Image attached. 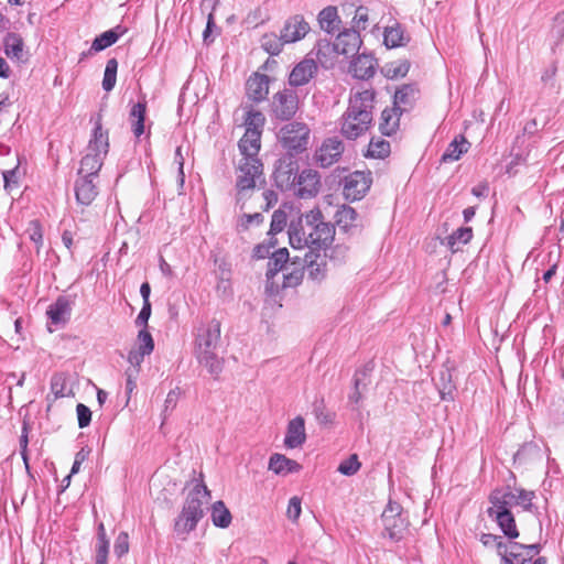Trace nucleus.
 Masks as SVG:
<instances>
[{"instance_id":"21","label":"nucleus","mask_w":564,"mask_h":564,"mask_svg":"<svg viewBox=\"0 0 564 564\" xmlns=\"http://www.w3.org/2000/svg\"><path fill=\"white\" fill-rule=\"evenodd\" d=\"M271 78L268 75L254 73L246 83V93L253 102H261L267 99Z\"/></svg>"},{"instance_id":"42","label":"nucleus","mask_w":564,"mask_h":564,"mask_svg":"<svg viewBox=\"0 0 564 564\" xmlns=\"http://www.w3.org/2000/svg\"><path fill=\"white\" fill-rule=\"evenodd\" d=\"M409 69L410 62L408 59H397L386 63L381 72L388 79H397L406 76Z\"/></svg>"},{"instance_id":"47","label":"nucleus","mask_w":564,"mask_h":564,"mask_svg":"<svg viewBox=\"0 0 564 564\" xmlns=\"http://www.w3.org/2000/svg\"><path fill=\"white\" fill-rule=\"evenodd\" d=\"M265 123V117L260 110L250 109L246 113L245 126L246 131L261 132Z\"/></svg>"},{"instance_id":"16","label":"nucleus","mask_w":564,"mask_h":564,"mask_svg":"<svg viewBox=\"0 0 564 564\" xmlns=\"http://www.w3.org/2000/svg\"><path fill=\"white\" fill-rule=\"evenodd\" d=\"M334 44L338 55L354 56L358 53L362 41L359 32L352 28L339 32Z\"/></svg>"},{"instance_id":"37","label":"nucleus","mask_w":564,"mask_h":564,"mask_svg":"<svg viewBox=\"0 0 564 564\" xmlns=\"http://www.w3.org/2000/svg\"><path fill=\"white\" fill-rule=\"evenodd\" d=\"M109 540L102 522L97 525L95 543V564H108Z\"/></svg>"},{"instance_id":"33","label":"nucleus","mask_w":564,"mask_h":564,"mask_svg":"<svg viewBox=\"0 0 564 564\" xmlns=\"http://www.w3.org/2000/svg\"><path fill=\"white\" fill-rule=\"evenodd\" d=\"M147 116V101L143 99L134 104L129 111V122L131 126V131L133 132L135 138H140L144 131V122Z\"/></svg>"},{"instance_id":"31","label":"nucleus","mask_w":564,"mask_h":564,"mask_svg":"<svg viewBox=\"0 0 564 564\" xmlns=\"http://www.w3.org/2000/svg\"><path fill=\"white\" fill-rule=\"evenodd\" d=\"M268 468L276 475H288L299 473L302 469V466L296 460L275 453L271 455Z\"/></svg>"},{"instance_id":"63","label":"nucleus","mask_w":564,"mask_h":564,"mask_svg":"<svg viewBox=\"0 0 564 564\" xmlns=\"http://www.w3.org/2000/svg\"><path fill=\"white\" fill-rule=\"evenodd\" d=\"M145 356H148V354L138 348L130 350L128 354V361L131 365V368H138L140 370V366Z\"/></svg>"},{"instance_id":"19","label":"nucleus","mask_w":564,"mask_h":564,"mask_svg":"<svg viewBox=\"0 0 564 564\" xmlns=\"http://www.w3.org/2000/svg\"><path fill=\"white\" fill-rule=\"evenodd\" d=\"M295 186H297L296 195L299 197L307 198L315 196L321 186L318 173L311 169L303 170L296 176Z\"/></svg>"},{"instance_id":"4","label":"nucleus","mask_w":564,"mask_h":564,"mask_svg":"<svg viewBox=\"0 0 564 564\" xmlns=\"http://www.w3.org/2000/svg\"><path fill=\"white\" fill-rule=\"evenodd\" d=\"M210 498V491L203 479L197 481L188 492L181 513L174 522V531L177 535H186L196 529L204 517L203 506Z\"/></svg>"},{"instance_id":"36","label":"nucleus","mask_w":564,"mask_h":564,"mask_svg":"<svg viewBox=\"0 0 564 564\" xmlns=\"http://www.w3.org/2000/svg\"><path fill=\"white\" fill-rule=\"evenodd\" d=\"M402 113L394 107L386 108L380 116L379 131L387 137L397 132Z\"/></svg>"},{"instance_id":"39","label":"nucleus","mask_w":564,"mask_h":564,"mask_svg":"<svg viewBox=\"0 0 564 564\" xmlns=\"http://www.w3.org/2000/svg\"><path fill=\"white\" fill-rule=\"evenodd\" d=\"M289 260V251L286 248H280L272 252L269 257L268 269L265 272L267 280L273 279L279 271L283 269Z\"/></svg>"},{"instance_id":"23","label":"nucleus","mask_w":564,"mask_h":564,"mask_svg":"<svg viewBox=\"0 0 564 564\" xmlns=\"http://www.w3.org/2000/svg\"><path fill=\"white\" fill-rule=\"evenodd\" d=\"M509 498H512L511 487L496 488L489 496V502L491 507L487 510L490 518H494L497 513L511 512V502Z\"/></svg>"},{"instance_id":"20","label":"nucleus","mask_w":564,"mask_h":564,"mask_svg":"<svg viewBox=\"0 0 564 564\" xmlns=\"http://www.w3.org/2000/svg\"><path fill=\"white\" fill-rule=\"evenodd\" d=\"M420 90L416 84H403L394 93L393 107L403 113L410 111L419 99Z\"/></svg>"},{"instance_id":"29","label":"nucleus","mask_w":564,"mask_h":564,"mask_svg":"<svg viewBox=\"0 0 564 564\" xmlns=\"http://www.w3.org/2000/svg\"><path fill=\"white\" fill-rule=\"evenodd\" d=\"M317 23L327 34H335L339 31L341 20L338 15V10L334 6H327L322 9L317 14Z\"/></svg>"},{"instance_id":"56","label":"nucleus","mask_w":564,"mask_h":564,"mask_svg":"<svg viewBox=\"0 0 564 564\" xmlns=\"http://www.w3.org/2000/svg\"><path fill=\"white\" fill-rule=\"evenodd\" d=\"M66 389V376L62 372L54 373L51 379V391L55 398H62L65 395Z\"/></svg>"},{"instance_id":"51","label":"nucleus","mask_w":564,"mask_h":564,"mask_svg":"<svg viewBox=\"0 0 564 564\" xmlns=\"http://www.w3.org/2000/svg\"><path fill=\"white\" fill-rule=\"evenodd\" d=\"M286 223H288L286 213L282 209L274 210L272 218H271L270 230L268 234L270 236H274V235L281 232L285 228Z\"/></svg>"},{"instance_id":"35","label":"nucleus","mask_w":564,"mask_h":564,"mask_svg":"<svg viewBox=\"0 0 564 564\" xmlns=\"http://www.w3.org/2000/svg\"><path fill=\"white\" fill-rule=\"evenodd\" d=\"M105 156L88 152L80 160V166L77 175L98 178V173L104 164Z\"/></svg>"},{"instance_id":"53","label":"nucleus","mask_w":564,"mask_h":564,"mask_svg":"<svg viewBox=\"0 0 564 564\" xmlns=\"http://www.w3.org/2000/svg\"><path fill=\"white\" fill-rule=\"evenodd\" d=\"M26 232L29 234L30 240L35 243L36 252H40L43 246V229L41 223L39 220L30 221Z\"/></svg>"},{"instance_id":"14","label":"nucleus","mask_w":564,"mask_h":564,"mask_svg":"<svg viewBox=\"0 0 564 564\" xmlns=\"http://www.w3.org/2000/svg\"><path fill=\"white\" fill-rule=\"evenodd\" d=\"M542 551L540 543L523 544L510 541V551L505 558V564H528Z\"/></svg>"},{"instance_id":"12","label":"nucleus","mask_w":564,"mask_h":564,"mask_svg":"<svg viewBox=\"0 0 564 564\" xmlns=\"http://www.w3.org/2000/svg\"><path fill=\"white\" fill-rule=\"evenodd\" d=\"M318 72L317 62L308 55L299 62L289 75V85L291 88L304 86L316 76Z\"/></svg>"},{"instance_id":"60","label":"nucleus","mask_w":564,"mask_h":564,"mask_svg":"<svg viewBox=\"0 0 564 564\" xmlns=\"http://www.w3.org/2000/svg\"><path fill=\"white\" fill-rule=\"evenodd\" d=\"M301 500L297 497H292L289 500V506L286 510V516L290 520L296 521L301 514Z\"/></svg>"},{"instance_id":"28","label":"nucleus","mask_w":564,"mask_h":564,"mask_svg":"<svg viewBox=\"0 0 564 564\" xmlns=\"http://www.w3.org/2000/svg\"><path fill=\"white\" fill-rule=\"evenodd\" d=\"M512 498H509L512 506L521 507L524 511L533 513L535 517H540L541 512L539 508L533 503L535 492L533 490H527L521 487L511 488Z\"/></svg>"},{"instance_id":"11","label":"nucleus","mask_w":564,"mask_h":564,"mask_svg":"<svg viewBox=\"0 0 564 564\" xmlns=\"http://www.w3.org/2000/svg\"><path fill=\"white\" fill-rule=\"evenodd\" d=\"M311 31L310 23L302 14L289 17L281 29L282 40L289 44L303 40Z\"/></svg>"},{"instance_id":"18","label":"nucleus","mask_w":564,"mask_h":564,"mask_svg":"<svg viewBox=\"0 0 564 564\" xmlns=\"http://www.w3.org/2000/svg\"><path fill=\"white\" fill-rule=\"evenodd\" d=\"M74 301L69 296L59 295L46 311V315L51 323L55 326L65 325L72 314Z\"/></svg>"},{"instance_id":"30","label":"nucleus","mask_w":564,"mask_h":564,"mask_svg":"<svg viewBox=\"0 0 564 564\" xmlns=\"http://www.w3.org/2000/svg\"><path fill=\"white\" fill-rule=\"evenodd\" d=\"M314 52L322 67L328 69L335 65L338 53L336 52L335 44L330 41L325 39L318 40L308 56Z\"/></svg>"},{"instance_id":"5","label":"nucleus","mask_w":564,"mask_h":564,"mask_svg":"<svg viewBox=\"0 0 564 564\" xmlns=\"http://www.w3.org/2000/svg\"><path fill=\"white\" fill-rule=\"evenodd\" d=\"M310 128L304 122L292 121L284 124L278 138L282 147L286 150L285 154L296 155L306 151L310 140Z\"/></svg>"},{"instance_id":"50","label":"nucleus","mask_w":564,"mask_h":564,"mask_svg":"<svg viewBox=\"0 0 564 564\" xmlns=\"http://www.w3.org/2000/svg\"><path fill=\"white\" fill-rule=\"evenodd\" d=\"M313 413L319 424H332L335 419V413L328 412L324 399H316L313 402Z\"/></svg>"},{"instance_id":"7","label":"nucleus","mask_w":564,"mask_h":564,"mask_svg":"<svg viewBox=\"0 0 564 564\" xmlns=\"http://www.w3.org/2000/svg\"><path fill=\"white\" fill-rule=\"evenodd\" d=\"M383 535L398 542L408 530L409 522L403 517V508L395 501H389L381 514Z\"/></svg>"},{"instance_id":"6","label":"nucleus","mask_w":564,"mask_h":564,"mask_svg":"<svg viewBox=\"0 0 564 564\" xmlns=\"http://www.w3.org/2000/svg\"><path fill=\"white\" fill-rule=\"evenodd\" d=\"M299 95L293 88L284 87L273 94L270 101V116L279 121H290L299 110Z\"/></svg>"},{"instance_id":"62","label":"nucleus","mask_w":564,"mask_h":564,"mask_svg":"<svg viewBox=\"0 0 564 564\" xmlns=\"http://www.w3.org/2000/svg\"><path fill=\"white\" fill-rule=\"evenodd\" d=\"M139 375L138 368H128L126 371L127 382H126V391L127 394L130 395L132 391L137 388V377Z\"/></svg>"},{"instance_id":"26","label":"nucleus","mask_w":564,"mask_h":564,"mask_svg":"<svg viewBox=\"0 0 564 564\" xmlns=\"http://www.w3.org/2000/svg\"><path fill=\"white\" fill-rule=\"evenodd\" d=\"M3 50L8 58L15 62H25L24 41L19 33L8 32L3 37Z\"/></svg>"},{"instance_id":"2","label":"nucleus","mask_w":564,"mask_h":564,"mask_svg":"<svg viewBox=\"0 0 564 564\" xmlns=\"http://www.w3.org/2000/svg\"><path fill=\"white\" fill-rule=\"evenodd\" d=\"M376 91H351L348 107L340 117V133L348 140L364 135L372 126Z\"/></svg>"},{"instance_id":"34","label":"nucleus","mask_w":564,"mask_h":564,"mask_svg":"<svg viewBox=\"0 0 564 564\" xmlns=\"http://www.w3.org/2000/svg\"><path fill=\"white\" fill-rule=\"evenodd\" d=\"M470 148V143L467 141L464 134H458L448 144L446 150L441 156V162L448 163L457 161L463 154L467 153Z\"/></svg>"},{"instance_id":"3","label":"nucleus","mask_w":564,"mask_h":564,"mask_svg":"<svg viewBox=\"0 0 564 564\" xmlns=\"http://www.w3.org/2000/svg\"><path fill=\"white\" fill-rule=\"evenodd\" d=\"M220 341L221 322L219 319L212 318L197 328L195 337L196 359L214 377H217L223 371V360L217 354Z\"/></svg>"},{"instance_id":"15","label":"nucleus","mask_w":564,"mask_h":564,"mask_svg":"<svg viewBox=\"0 0 564 564\" xmlns=\"http://www.w3.org/2000/svg\"><path fill=\"white\" fill-rule=\"evenodd\" d=\"M344 152V143L337 137L326 139L316 152V161L322 167L336 163Z\"/></svg>"},{"instance_id":"57","label":"nucleus","mask_w":564,"mask_h":564,"mask_svg":"<svg viewBox=\"0 0 564 564\" xmlns=\"http://www.w3.org/2000/svg\"><path fill=\"white\" fill-rule=\"evenodd\" d=\"M113 552L117 557H122L129 552V535L127 532H120L116 538Z\"/></svg>"},{"instance_id":"10","label":"nucleus","mask_w":564,"mask_h":564,"mask_svg":"<svg viewBox=\"0 0 564 564\" xmlns=\"http://www.w3.org/2000/svg\"><path fill=\"white\" fill-rule=\"evenodd\" d=\"M371 180L364 172H352L344 180L343 194L346 199H361L370 188Z\"/></svg>"},{"instance_id":"9","label":"nucleus","mask_w":564,"mask_h":564,"mask_svg":"<svg viewBox=\"0 0 564 564\" xmlns=\"http://www.w3.org/2000/svg\"><path fill=\"white\" fill-rule=\"evenodd\" d=\"M299 172V163L295 155L284 154L274 165L273 180L275 185L282 189H291L295 186Z\"/></svg>"},{"instance_id":"64","label":"nucleus","mask_w":564,"mask_h":564,"mask_svg":"<svg viewBox=\"0 0 564 564\" xmlns=\"http://www.w3.org/2000/svg\"><path fill=\"white\" fill-rule=\"evenodd\" d=\"M264 220V217L261 213H254V214H245L241 218V227L245 229H248L250 225L256 224L260 225Z\"/></svg>"},{"instance_id":"52","label":"nucleus","mask_w":564,"mask_h":564,"mask_svg":"<svg viewBox=\"0 0 564 564\" xmlns=\"http://www.w3.org/2000/svg\"><path fill=\"white\" fill-rule=\"evenodd\" d=\"M360 466L358 456L352 454L339 464L337 470L345 476H352L359 470Z\"/></svg>"},{"instance_id":"40","label":"nucleus","mask_w":564,"mask_h":564,"mask_svg":"<svg viewBox=\"0 0 564 564\" xmlns=\"http://www.w3.org/2000/svg\"><path fill=\"white\" fill-rule=\"evenodd\" d=\"M498 527L501 529L505 536L509 540H514L519 536V530L516 524V519L512 512L497 513L492 518Z\"/></svg>"},{"instance_id":"55","label":"nucleus","mask_w":564,"mask_h":564,"mask_svg":"<svg viewBox=\"0 0 564 564\" xmlns=\"http://www.w3.org/2000/svg\"><path fill=\"white\" fill-rule=\"evenodd\" d=\"M138 349L150 355L154 349V340L147 328H142L138 334Z\"/></svg>"},{"instance_id":"43","label":"nucleus","mask_w":564,"mask_h":564,"mask_svg":"<svg viewBox=\"0 0 564 564\" xmlns=\"http://www.w3.org/2000/svg\"><path fill=\"white\" fill-rule=\"evenodd\" d=\"M440 397L443 401H454V392L456 390L452 380V373L448 369L440 372V381L437 383Z\"/></svg>"},{"instance_id":"45","label":"nucleus","mask_w":564,"mask_h":564,"mask_svg":"<svg viewBox=\"0 0 564 564\" xmlns=\"http://www.w3.org/2000/svg\"><path fill=\"white\" fill-rule=\"evenodd\" d=\"M284 44L288 43L282 40L281 32L280 36L275 35L274 33H271L264 34L261 39V47L271 56L279 55L282 52Z\"/></svg>"},{"instance_id":"27","label":"nucleus","mask_w":564,"mask_h":564,"mask_svg":"<svg viewBox=\"0 0 564 564\" xmlns=\"http://www.w3.org/2000/svg\"><path fill=\"white\" fill-rule=\"evenodd\" d=\"M377 61L369 54H359L350 64V73L358 79H369L375 75Z\"/></svg>"},{"instance_id":"59","label":"nucleus","mask_w":564,"mask_h":564,"mask_svg":"<svg viewBox=\"0 0 564 564\" xmlns=\"http://www.w3.org/2000/svg\"><path fill=\"white\" fill-rule=\"evenodd\" d=\"M311 256L305 254V260L310 263L308 265V274L313 280H322L325 276V269L324 263L323 264H315V261L313 259H310Z\"/></svg>"},{"instance_id":"41","label":"nucleus","mask_w":564,"mask_h":564,"mask_svg":"<svg viewBox=\"0 0 564 564\" xmlns=\"http://www.w3.org/2000/svg\"><path fill=\"white\" fill-rule=\"evenodd\" d=\"M231 513L225 506L224 501L218 500L212 506V521L215 527L225 529L231 523Z\"/></svg>"},{"instance_id":"24","label":"nucleus","mask_w":564,"mask_h":564,"mask_svg":"<svg viewBox=\"0 0 564 564\" xmlns=\"http://www.w3.org/2000/svg\"><path fill=\"white\" fill-rule=\"evenodd\" d=\"M305 441V421L301 415H299L288 424L284 445L286 448H297L302 446Z\"/></svg>"},{"instance_id":"44","label":"nucleus","mask_w":564,"mask_h":564,"mask_svg":"<svg viewBox=\"0 0 564 564\" xmlns=\"http://www.w3.org/2000/svg\"><path fill=\"white\" fill-rule=\"evenodd\" d=\"M390 143L381 138H371L366 156L372 159H384L390 154Z\"/></svg>"},{"instance_id":"58","label":"nucleus","mask_w":564,"mask_h":564,"mask_svg":"<svg viewBox=\"0 0 564 564\" xmlns=\"http://www.w3.org/2000/svg\"><path fill=\"white\" fill-rule=\"evenodd\" d=\"M76 413H77L78 426L80 429L87 427L91 422L90 409L83 403H78L76 406Z\"/></svg>"},{"instance_id":"38","label":"nucleus","mask_w":564,"mask_h":564,"mask_svg":"<svg viewBox=\"0 0 564 564\" xmlns=\"http://www.w3.org/2000/svg\"><path fill=\"white\" fill-rule=\"evenodd\" d=\"M409 40L410 39L405 35V31L400 23L388 26L384 30L383 43L389 48L403 46L409 42Z\"/></svg>"},{"instance_id":"46","label":"nucleus","mask_w":564,"mask_h":564,"mask_svg":"<svg viewBox=\"0 0 564 564\" xmlns=\"http://www.w3.org/2000/svg\"><path fill=\"white\" fill-rule=\"evenodd\" d=\"M473 238V228L471 227H460L453 231L452 235L447 237V245L452 249V251H457L456 245H466Z\"/></svg>"},{"instance_id":"25","label":"nucleus","mask_w":564,"mask_h":564,"mask_svg":"<svg viewBox=\"0 0 564 564\" xmlns=\"http://www.w3.org/2000/svg\"><path fill=\"white\" fill-rule=\"evenodd\" d=\"M109 150L108 131L102 130L101 116H98L91 137L88 142L87 151L96 154H100L106 158Z\"/></svg>"},{"instance_id":"1","label":"nucleus","mask_w":564,"mask_h":564,"mask_svg":"<svg viewBox=\"0 0 564 564\" xmlns=\"http://www.w3.org/2000/svg\"><path fill=\"white\" fill-rule=\"evenodd\" d=\"M289 240L294 249L307 247L311 253L326 251L335 237V226L325 221L322 212L314 208L292 220L289 225Z\"/></svg>"},{"instance_id":"8","label":"nucleus","mask_w":564,"mask_h":564,"mask_svg":"<svg viewBox=\"0 0 564 564\" xmlns=\"http://www.w3.org/2000/svg\"><path fill=\"white\" fill-rule=\"evenodd\" d=\"M263 178V164L259 159H242L238 165L236 187L239 192L253 189Z\"/></svg>"},{"instance_id":"13","label":"nucleus","mask_w":564,"mask_h":564,"mask_svg":"<svg viewBox=\"0 0 564 564\" xmlns=\"http://www.w3.org/2000/svg\"><path fill=\"white\" fill-rule=\"evenodd\" d=\"M373 370V364L368 362L355 371L352 377V391L348 394V402L352 410H357L359 403L364 400V392L370 383V373Z\"/></svg>"},{"instance_id":"48","label":"nucleus","mask_w":564,"mask_h":564,"mask_svg":"<svg viewBox=\"0 0 564 564\" xmlns=\"http://www.w3.org/2000/svg\"><path fill=\"white\" fill-rule=\"evenodd\" d=\"M356 219L357 213L350 206L343 205L335 214V220L337 226H339L344 230H348V228L352 226Z\"/></svg>"},{"instance_id":"17","label":"nucleus","mask_w":564,"mask_h":564,"mask_svg":"<svg viewBox=\"0 0 564 564\" xmlns=\"http://www.w3.org/2000/svg\"><path fill=\"white\" fill-rule=\"evenodd\" d=\"M95 177L77 175L74 183L75 198L78 205L89 206L98 195Z\"/></svg>"},{"instance_id":"32","label":"nucleus","mask_w":564,"mask_h":564,"mask_svg":"<svg viewBox=\"0 0 564 564\" xmlns=\"http://www.w3.org/2000/svg\"><path fill=\"white\" fill-rule=\"evenodd\" d=\"M238 147L243 159H259L258 153L261 148V132L245 131Z\"/></svg>"},{"instance_id":"49","label":"nucleus","mask_w":564,"mask_h":564,"mask_svg":"<svg viewBox=\"0 0 564 564\" xmlns=\"http://www.w3.org/2000/svg\"><path fill=\"white\" fill-rule=\"evenodd\" d=\"M118 61L112 57L106 63V68L102 78V88L105 91H111L117 82Z\"/></svg>"},{"instance_id":"54","label":"nucleus","mask_w":564,"mask_h":564,"mask_svg":"<svg viewBox=\"0 0 564 564\" xmlns=\"http://www.w3.org/2000/svg\"><path fill=\"white\" fill-rule=\"evenodd\" d=\"M182 390L176 387L172 389L164 401V409L162 411L163 420H166L171 412L176 408Z\"/></svg>"},{"instance_id":"22","label":"nucleus","mask_w":564,"mask_h":564,"mask_svg":"<svg viewBox=\"0 0 564 564\" xmlns=\"http://www.w3.org/2000/svg\"><path fill=\"white\" fill-rule=\"evenodd\" d=\"M127 32V28L118 24L115 28L105 31L95 37L91 43V46L87 53H83L82 56L85 57L88 54L101 52L111 45H113L124 33Z\"/></svg>"},{"instance_id":"61","label":"nucleus","mask_w":564,"mask_h":564,"mask_svg":"<svg viewBox=\"0 0 564 564\" xmlns=\"http://www.w3.org/2000/svg\"><path fill=\"white\" fill-rule=\"evenodd\" d=\"M355 26L366 30L368 23V9L366 7H358L352 19Z\"/></svg>"}]
</instances>
